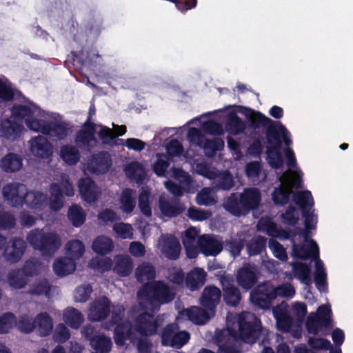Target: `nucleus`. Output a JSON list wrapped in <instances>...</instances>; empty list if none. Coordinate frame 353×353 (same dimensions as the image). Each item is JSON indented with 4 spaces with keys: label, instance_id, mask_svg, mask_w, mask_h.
I'll return each instance as SVG.
<instances>
[{
    "label": "nucleus",
    "instance_id": "obj_32",
    "mask_svg": "<svg viewBox=\"0 0 353 353\" xmlns=\"http://www.w3.org/2000/svg\"><path fill=\"white\" fill-rule=\"evenodd\" d=\"M59 155L61 159L69 165H76L81 157L77 147L72 145H63L60 148Z\"/></svg>",
    "mask_w": 353,
    "mask_h": 353
},
{
    "label": "nucleus",
    "instance_id": "obj_21",
    "mask_svg": "<svg viewBox=\"0 0 353 353\" xmlns=\"http://www.w3.org/2000/svg\"><path fill=\"white\" fill-rule=\"evenodd\" d=\"M78 188L81 198L87 203H94L97 200V187L90 177L81 178L78 181Z\"/></svg>",
    "mask_w": 353,
    "mask_h": 353
},
{
    "label": "nucleus",
    "instance_id": "obj_12",
    "mask_svg": "<svg viewBox=\"0 0 353 353\" xmlns=\"http://www.w3.org/2000/svg\"><path fill=\"white\" fill-rule=\"evenodd\" d=\"M111 303L106 296H101L90 303L88 318L91 321L99 322L105 319L110 313Z\"/></svg>",
    "mask_w": 353,
    "mask_h": 353
},
{
    "label": "nucleus",
    "instance_id": "obj_45",
    "mask_svg": "<svg viewBox=\"0 0 353 353\" xmlns=\"http://www.w3.org/2000/svg\"><path fill=\"white\" fill-rule=\"evenodd\" d=\"M305 327L309 334L317 335L322 327L330 328L331 326L323 322L316 313H311L307 318Z\"/></svg>",
    "mask_w": 353,
    "mask_h": 353
},
{
    "label": "nucleus",
    "instance_id": "obj_30",
    "mask_svg": "<svg viewBox=\"0 0 353 353\" xmlns=\"http://www.w3.org/2000/svg\"><path fill=\"white\" fill-rule=\"evenodd\" d=\"M133 269L132 259L128 255H117L114 272L121 276H129Z\"/></svg>",
    "mask_w": 353,
    "mask_h": 353
},
{
    "label": "nucleus",
    "instance_id": "obj_62",
    "mask_svg": "<svg viewBox=\"0 0 353 353\" xmlns=\"http://www.w3.org/2000/svg\"><path fill=\"white\" fill-rule=\"evenodd\" d=\"M293 318L297 323H302L307 314V305L302 302H295L292 305Z\"/></svg>",
    "mask_w": 353,
    "mask_h": 353
},
{
    "label": "nucleus",
    "instance_id": "obj_11",
    "mask_svg": "<svg viewBox=\"0 0 353 353\" xmlns=\"http://www.w3.org/2000/svg\"><path fill=\"white\" fill-rule=\"evenodd\" d=\"M269 138L266 139V141L269 145L267 147V160L272 168L279 169L283 166V159L280 152L281 148V140L280 139L279 133L274 135H269Z\"/></svg>",
    "mask_w": 353,
    "mask_h": 353
},
{
    "label": "nucleus",
    "instance_id": "obj_28",
    "mask_svg": "<svg viewBox=\"0 0 353 353\" xmlns=\"http://www.w3.org/2000/svg\"><path fill=\"white\" fill-rule=\"evenodd\" d=\"M206 273L201 268H194L187 274L185 284L192 291L199 289L204 285Z\"/></svg>",
    "mask_w": 353,
    "mask_h": 353
},
{
    "label": "nucleus",
    "instance_id": "obj_42",
    "mask_svg": "<svg viewBox=\"0 0 353 353\" xmlns=\"http://www.w3.org/2000/svg\"><path fill=\"white\" fill-rule=\"evenodd\" d=\"M25 275L23 270H12L8 274L7 282L14 289L23 288L28 283Z\"/></svg>",
    "mask_w": 353,
    "mask_h": 353
},
{
    "label": "nucleus",
    "instance_id": "obj_47",
    "mask_svg": "<svg viewBox=\"0 0 353 353\" xmlns=\"http://www.w3.org/2000/svg\"><path fill=\"white\" fill-rule=\"evenodd\" d=\"M84 252L85 246L83 242L79 240H70L66 244V253L68 257L74 259V261L80 259Z\"/></svg>",
    "mask_w": 353,
    "mask_h": 353
},
{
    "label": "nucleus",
    "instance_id": "obj_38",
    "mask_svg": "<svg viewBox=\"0 0 353 353\" xmlns=\"http://www.w3.org/2000/svg\"><path fill=\"white\" fill-rule=\"evenodd\" d=\"M135 276L137 281L143 283L145 281L154 280L156 276V271L152 264L143 262L137 266Z\"/></svg>",
    "mask_w": 353,
    "mask_h": 353
},
{
    "label": "nucleus",
    "instance_id": "obj_20",
    "mask_svg": "<svg viewBox=\"0 0 353 353\" xmlns=\"http://www.w3.org/2000/svg\"><path fill=\"white\" fill-rule=\"evenodd\" d=\"M95 127L96 125L94 123H90V119L85 121L82 125V128L78 130L76 134V142L90 150L93 148L90 143L92 141L94 143L97 142L95 137Z\"/></svg>",
    "mask_w": 353,
    "mask_h": 353
},
{
    "label": "nucleus",
    "instance_id": "obj_2",
    "mask_svg": "<svg viewBox=\"0 0 353 353\" xmlns=\"http://www.w3.org/2000/svg\"><path fill=\"white\" fill-rule=\"evenodd\" d=\"M238 331L236 332V343L238 340L247 344L255 343L262 334V323L261 319L254 313L242 312L238 319ZM237 347V345H236Z\"/></svg>",
    "mask_w": 353,
    "mask_h": 353
},
{
    "label": "nucleus",
    "instance_id": "obj_14",
    "mask_svg": "<svg viewBox=\"0 0 353 353\" xmlns=\"http://www.w3.org/2000/svg\"><path fill=\"white\" fill-rule=\"evenodd\" d=\"M220 282L225 304L234 307L238 305L241 300V293L239 288L235 286L233 284V281L226 276H221Z\"/></svg>",
    "mask_w": 353,
    "mask_h": 353
},
{
    "label": "nucleus",
    "instance_id": "obj_15",
    "mask_svg": "<svg viewBox=\"0 0 353 353\" xmlns=\"http://www.w3.org/2000/svg\"><path fill=\"white\" fill-rule=\"evenodd\" d=\"M292 256L295 259L305 261L309 259L319 260V248L318 244L313 239L310 240V243L307 245L302 243L298 244L295 241H293Z\"/></svg>",
    "mask_w": 353,
    "mask_h": 353
},
{
    "label": "nucleus",
    "instance_id": "obj_3",
    "mask_svg": "<svg viewBox=\"0 0 353 353\" xmlns=\"http://www.w3.org/2000/svg\"><path fill=\"white\" fill-rule=\"evenodd\" d=\"M153 310H159L163 304L174 299L175 293L162 281H154L143 285L139 292Z\"/></svg>",
    "mask_w": 353,
    "mask_h": 353
},
{
    "label": "nucleus",
    "instance_id": "obj_22",
    "mask_svg": "<svg viewBox=\"0 0 353 353\" xmlns=\"http://www.w3.org/2000/svg\"><path fill=\"white\" fill-rule=\"evenodd\" d=\"M239 195L242 200V205L245 208L248 214L259 207L261 201V194L256 188H245L243 192L239 193Z\"/></svg>",
    "mask_w": 353,
    "mask_h": 353
},
{
    "label": "nucleus",
    "instance_id": "obj_27",
    "mask_svg": "<svg viewBox=\"0 0 353 353\" xmlns=\"http://www.w3.org/2000/svg\"><path fill=\"white\" fill-rule=\"evenodd\" d=\"M76 269L75 261L68 256L57 259L53 263V270L59 276H64L72 273Z\"/></svg>",
    "mask_w": 353,
    "mask_h": 353
},
{
    "label": "nucleus",
    "instance_id": "obj_36",
    "mask_svg": "<svg viewBox=\"0 0 353 353\" xmlns=\"http://www.w3.org/2000/svg\"><path fill=\"white\" fill-rule=\"evenodd\" d=\"M134 191L130 188L124 189L120 196V208L125 214L132 213L136 206V198L134 196Z\"/></svg>",
    "mask_w": 353,
    "mask_h": 353
},
{
    "label": "nucleus",
    "instance_id": "obj_41",
    "mask_svg": "<svg viewBox=\"0 0 353 353\" xmlns=\"http://www.w3.org/2000/svg\"><path fill=\"white\" fill-rule=\"evenodd\" d=\"M68 218L74 227L79 228L85 223L86 214L80 205L72 204L68 209Z\"/></svg>",
    "mask_w": 353,
    "mask_h": 353
},
{
    "label": "nucleus",
    "instance_id": "obj_63",
    "mask_svg": "<svg viewBox=\"0 0 353 353\" xmlns=\"http://www.w3.org/2000/svg\"><path fill=\"white\" fill-rule=\"evenodd\" d=\"M92 292V288L90 285L79 286L74 292V300L77 302L85 303L90 299Z\"/></svg>",
    "mask_w": 353,
    "mask_h": 353
},
{
    "label": "nucleus",
    "instance_id": "obj_16",
    "mask_svg": "<svg viewBox=\"0 0 353 353\" xmlns=\"http://www.w3.org/2000/svg\"><path fill=\"white\" fill-rule=\"evenodd\" d=\"M112 165V159L108 152L101 151L93 155L88 161L90 171L96 174L106 173Z\"/></svg>",
    "mask_w": 353,
    "mask_h": 353
},
{
    "label": "nucleus",
    "instance_id": "obj_8",
    "mask_svg": "<svg viewBox=\"0 0 353 353\" xmlns=\"http://www.w3.org/2000/svg\"><path fill=\"white\" fill-rule=\"evenodd\" d=\"M2 193L8 204L12 207H20L23 205L27 187L23 183L12 182L3 186Z\"/></svg>",
    "mask_w": 353,
    "mask_h": 353
},
{
    "label": "nucleus",
    "instance_id": "obj_59",
    "mask_svg": "<svg viewBox=\"0 0 353 353\" xmlns=\"http://www.w3.org/2000/svg\"><path fill=\"white\" fill-rule=\"evenodd\" d=\"M17 325L15 316L10 312L0 316V334L8 333L14 325Z\"/></svg>",
    "mask_w": 353,
    "mask_h": 353
},
{
    "label": "nucleus",
    "instance_id": "obj_26",
    "mask_svg": "<svg viewBox=\"0 0 353 353\" xmlns=\"http://www.w3.org/2000/svg\"><path fill=\"white\" fill-rule=\"evenodd\" d=\"M69 126L65 121H46V136L50 135L57 140L65 139L69 133Z\"/></svg>",
    "mask_w": 353,
    "mask_h": 353
},
{
    "label": "nucleus",
    "instance_id": "obj_61",
    "mask_svg": "<svg viewBox=\"0 0 353 353\" xmlns=\"http://www.w3.org/2000/svg\"><path fill=\"white\" fill-rule=\"evenodd\" d=\"M138 205L139 208L141 212V213L148 218L152 216V210L150 205L149 201V193L145 191H142L138 199Z\"/></svg>",
    "mask_w": 353,
    "mask_h": 353
},
{
    "label": "nucleus",
    "instance_id": "obj_43",
    "mask_svg": "<svg viewBox=\"0 0 353 353\" xmlns=\"http://www.w3.org/2000/svg\"><path fill=\"white\" fill-rule=\"evenodd\" d=\"M244 121L236 113H230L228 116L226 128L232 134L238 135L245 130Z\"/></svg>",
    "mask_w": 353,
    "mask_h": 353
},
{
    "label": "nucleus",
    "instance_id": "obj_31",
    "mask_svg": "<svg viewBox=\"0 0 353 353\" xmlns=\"http://www.w3.org/2000/svg\"><path fill=\"white\" fill-rule=\"evenodd\" d=\"M91 347L94 350L92 353H109L112 343L111 339L105 335H95L89 339Z\"/></svg>",
    "mask_w": 353,
    "mask_h": 353
},
{
    "label": "nucleus",
    "instance_id": "obj_29",
    "mask_svg": "<svg viewBox=\"0 0 353 353\" xmlns=\"http://www.w3.org/2000/svg\"><path fill=\"white\" fill-rule=\"evenodd\" d=\"M23 165L22 158L17 154L9 153L0 161V168L6 172H14Z\"/></svg>",
    "mask_w": 353,
    "mask_h": 353
},
{
    "label": "nucleus",
    "instance_id": "obj_5",
    "mask_svg": "<svg viewBox=\"0 0 353 353\" xmlns=\"http://www.w3.org/2000/svg\"><path fill=\"white\" fill-rule=\"evenodd\" d=\"M123 309L119 312L113 311L111 322L114 325L113 338L114 342L118 346H123L125 341L128 339H132L134 336L133 323L128 320L123 321Z\"/></svg>",
    "mask_w": 353,
    "mask_h": 353
},
{
    "label": "nucleus",
    "instance_id": "obj_53",
    "mask_svg": "<svg viewBox=\"0 0 353 353\" xmlns=\"http://www.w3.org/2000/svg\"><path fill=\"white\" fill-rule=\"evenodd\" d=\"M157 159L152 165L153 172L158 176H165L170 164V158L164 154H157Z\"/></svg>",
    "mask_w": 353,
    "mask_h": 353
},
{
    "label": "nucleus",
    "instance_id": "obj_56",
    "mask_svg": "<svg viewBox=\"0 0 353 353\" xmlns=\"http://www.w3.org/2000/svg\"><path fill=\"white\" fill-rule=\"evenodd\" d=\"M44 201L43 195L41 192L35 191H28L24 197L23 204H26L30 208H39Z\"/></svg>",
    "mask_w": 353,
    "mask_h": 353
},
{
    "label": "nucleus",
    "instance_id": "obj_35",
    "mask_svg": "<svg viewBox=\"0 0 353 353\" xmlns=\"http://www.w3.org/2000/svg\"><path fill=\"white\" fill-rule=\"evenodd\" d=\"M294 276L307 285L312 283L310 266L305 263L294 262L292 264Z\"/></svg>",
    "mask_w": 353,
    "mask_h": 353
},
{
    "label": "nucleus",
    "instance_id": "obj_33",
    "mask_svg": "<svg viewBox=\"0 0 353 353\" xmlns=\"http://www.w3.org/2000/svg\"><path fill=\"white\" fill-rule=\"evenodd\" d=\"M114 244L112 240L105 236H98L92 244V250L99 255H105L112 251Z\"/></svg>",
    "mask_w": 353,
    "mask_h": 353
},
{
    "label": "nucleus",
    "instance_id": "obj_9",
    "mask_svg": "<svg viewBox=\"0 0 353 353\" xmlns=\"http://www.w3.org/2000/svg\"><path fill=\"white\" fill-rule=\"evenodd\" d=\"M273 286L263 283L259 285L250 294L252 302L261 309L268 310L275 299Z\"/></svg>",
    "mask_w": 353,
    "mask_h": 353
},
{
    "label": "nucleus",
    "instance_id": "obj_55",
    "mask_svg": "<svg viewBox=\"0 0 353 353\" xmlns=\"http://www.w3.org/2000/svg\"><path fill=\"white\" fill-rule=\"evenodd\" d=\"M126 174L132 178H134L137 183H142L145 179V174L143 165L137 162L134 161L129 163L125 169Z\"/></svg>",
    "mask_w": 353,
    "mask_h": 353
},
{
    "label": "nucleus",
    "instance_id": "obj_37",
    "mask_svg": "<svg viewBox=\"0 0 353 353\" xmlns=\"http://www.w3.org/2000/svg\"><path fill=\"white\" fill-rule=\"evenodd\" d=\"M63 319L73 329H78L83 322L81 312L72 307H68L64 310Z\"/></svg>",
    "mask_w": 353,
    "mask_h": 353
},
{
    "label": "nucleus",
    "instance_id": "obj_4",
    "mask_svg": "<svg viewBox=\"0 0 353 353\" xmlns=\"http://www.w3.org/2000/svg\"><path fill=\"white\" fill-rule=\"evenodd\" d=\"M236 107L242 110L241 112L245 115L247 121L252 129L257 130L261 127L265 129V139L269 138V135L271 134L275 135L279 133L276 128L278 121H273L261 112L250 108L241 105H236Z\"/></svg>",
    "mask_w": 353,
    "mask_h": 353
},
{
    "label": "nucleus",
    "instance_id": "obj_39",
    "mask_svg": "<svg viewBox=\"0 0 353 353\" xmlns=\"http://www.w3.org/2000/svg\"><path fill=\"white\" fill-rule=\"evenodd\" d=\"M204 153L209 158L214 157L218 151L224 148V141L221 138L216 137L212 139H206L201 144Z\"/></svg>",
    "mask_w": 353,
    "mask_h": 353
},
{
    "label": "nucleus",
    "instance_id": "obj_60",
    "mask_svg": "<svg viewBox=\"0 0 353 353\" xmlns=\"http://www.w3.org/2000/svg\"><path fill=\"white\" fill-rule=\"evenodd\" d=\"M70 337L69 329L63 323H59L53 332V339L54 341L60 343H65Z\"/></svg>",
    "mask_w": 353,
    "mask_h": 353
},
{
    "label": "nucleus",
    "instance_id": "obj_1",
    "mask_svg": "<svg viewBox=\"0 0 353 353\" xmlns=\"http://www.w3.org/2000/svg\"><path fill=\"white\" fill-rule=\"evenodd\" d=\"M11 112L14 119L23 121L30 130L44 134L42 110L34 103L26 101L23 104L14 105Z\"/></svg>",
    "mask_w": 353,
    "mask_h": 353
},
{
    "label": "nucleus",
    "instance_id": "obj_49",
    "mask_svg": "<svg viewBox=\"0 0 353 353\" xmlns=\"http://www.w3.org/2000/svg\"><path fill=\"white\" fill-rule=\"evenodd\" d=\"M27 241L35 250L41 252L44 249V232L43 230H33L27 236Z\"/></svg>",
    "mask_w": 353,
    "mask_h": 353
},
{
    "label": "nucleus",
    "instance_id": "obj_23",
    "mask_svg": "<svg viewBox=\"0 0 353 353\" xmlns=\"http://www.w3.org/2000/svg\"><path fill=\"white\" fill-rule=\"evenodd\" d=\"M239 193L234 192L223 200V207L225 211L236 217L245 216L248 213L242 205Z\"/></svg>",
    "mask_w": 353,
    "mask_h": 353
},
{
    "label": "nucleus",
    "instance_id": "obj_40",
    "mask_svg": "<svg viewBox=\"0 0 353 353\" xmlns=\"http://www.w3.org/2000/svg\"><path fill=\"white\" fill-rule=\"evenodd\" d=\"M187 316L188 319L196 324L201 325L208 321L211 313L208 310L199 307H192L187 310Z\"/></svg>",
    "mask_w": 353,
    "mask_h": 353
},
{
    "label": "nucleus",
    "instance_id": "obj_46",
    "mask_svg": "<svg viewBox=\"0 0 353 353\" xmlns=\"http://www.w3.org/2000/svg\"><path fill=\"white\" fill-rule=\"evenodd\" d=\"M267 239L263 236L253 238L248 244L247 250L250 256L260 254L265 250Z\"/></svg>",
    "mask_w": 353,
    "mask_h": 353
},
{
    "label": "nucleus",
    "instance_id": "obj_24",
    "mask_svg": "<svg viewBox=\"0 0 353 353\" xmlns=\"http://www.w3.org/2000/svg\"><path fill=\"white\" fill-rule=\"evenodd\" d=\"M159 207L162 214L167 217H176L185 210L184 205L176 199H165L160 198Z\"/></svg>",
    "mask_w": 353,
    "mask_h": 353
},
{
    "label": "nucleus",
    "instance_id": "obj_17",
    "mask_svg": "<svg viewBox=\"0 0 353 353\" xmlns=\"http://www.w3.org/2000/svg\"><path fill=\"white\" fill-rule=\"evenodd\" d=\"M197 246L206 256H216L223 250V243L214 236L203 234L198 238Z\"/></svg>",
    "mask_w": 353,
    "mask_h": 353
},
{
    "label": "nucleus",
    "instance_id": "obj_13",
    "mask_svg": "<svg viewBox=\"0 0 353 353\" xmlns=\"http://www.w3.org/2000/svg\"><path fill=\"white\" fill-rule=\"evenodd\" d=\"M221 290L214 285L205 287L200 299L203 307L208 310L212 315H214L216 308L221 297Z\"/></svg>",
    "mask_w": 353,
    "mask_h": 353
},
{
    "label": "nucleus",
    "instance_id": "obj_58",
    "mask_svg": "<svg viewBox=\"0 0 353 353\" xmlns=\"http://www.w3.org/2000/svg\"><path fill=\"white\" fill-rule=\"evenodd\" d=\"M245 245V239L236 238L232 239L225 242V248L228 250L230 254L236 257L241 254L242 250Z\"/></svg>",
    "mask_w": 353,
    "mask_h": 353
},
{
    "label": "nucleus",
    "instance_id": "obj_44",
    "mask_svg": "<svg viewBox=\"0 0 353 353\" xmlns=\"http://www.w3.org/2000/svg\"><path fill=\"white\" fill-rule=\"evenodd\" d=\"M198 233L194 228H189L186 230L182 241L184 247L187 250V255L189 258H194L196 252L194 251V244L197 238Z\"/></svg>",
    "mask_w": 353,
    "mask_h": 353
},
{
    "label": "nucleus",
    "instance_id": "obj_19",
    "mask_svg": "<svg viewBox=\"0 0 353 353\" xmlns=\"http://www.w3.org/2000/svg\"><path fill=\"white\" fill-rule=\"evenodd\" d=\"M272 312L277 330L283 333L290 332L294 319L288 312L287 305L281 304L273 307Z\"/></svg>",
    "mask_w": 353,
    "mask_h": 353
},
{
    "label": "nucleus",
    "instance_id": "obj_57",
    "mask_svg": "<svg viewBox=\"0 0 353 353\" xmlns=\"http://www.w3.org/2000/svg\"><path fill=\"white\" fill-rule=\"evenodd\" d=\"M97 219L100 225H108L109 223L119 221L120 217L113 210L105 208L99 212Z\"/></svg>",
    "mask_w": 353,
    "mask_h": 353
},
{
    "label": "nucleus",
    "instance_id": "obj_34",
    "mask_svg": "<svg viewBox=\"0 0 353 353\" xmlns=\"http://www.w3.org/2000/svg\"><path fill=\"white\" fill-rule=\"evenodd\" d=\"M44 323V314L43 313H40L32 322L31 319L26 315H23L20 316L18 323H17V327L19 330H20L23 332H32L37 325L39 326L41 328Z\"/></svg>",
    "mask_w": 353,
    "mask_h": 353
},
{
    "label": "nucleus",
    "instance_id": "obj_54",
    "mask_svg": "<svg viewBox=\"0 0 353 353\" xmlns=\"http://www.w3.org/2000/svg\"><path fill=\"white\" fill-rule=\"evenodd\" d=\"M291 190L286 187L276 188L272 192V200L276 205H284L287 204L290 198Z\"/></svg>",
    "mask_w": 353,
    "mask_h": 353
},
{
    "label": "nucleus",
    "instance_id": "obj_7",
    "mask_svg": "<svg viewBox=\"0 0 353 353\" xmlns=\"http://www.w3.org/2000/svg\"><path fill=\"white\" fill-rule=\"evenodd\" d=\"M293 201L300 208L302 214L305 217L304 225L307 230L315 228L312 224L313 215L310 210L314 205L312 193L309 190L297 192L292 196Z\"/></svg>",
    "mask_w": 353,
    "mask_h": 353
},
{
    "label": "nucleus",
    "instance_id": "obj_18",
    "mask_svg": "<svg viewBox=\"0 0 353 353\" xmlns=\"http://www.w3.org/2000/svg\"><path fill=\"white\" fill-rule=\"evenodd\" d=\"M26 249V241L21 238L11 239L3 251V256L10 263H17Z\"/></svg>",
    "mask_w": 353,
    "mask_h": 353
},
{
    "label": "nucleus",
    "instance_id": "obj_48",
    "mask_svg": "<svg viewBox=\"0 0 353 353\" xmlns=\"http://www.w3.org/2000/svg\"><path fill=\"white\" fill-rule=\"evenodd\" d=\"M181 245L176 239H169L163 245V252L165 256L171 259L176 260L179 258L181 252Z\"/></svg>",
    "mask_w": 353,
    "mask_h": 353
},
{
    "label": "nucleus",
    "instance_id": "obj_10",
    "mask_svg": "<svg viewBox=\"0 0 353 353\" xmlns=\"http://www.w3.org/2000/svg\"><path fill=\"white\" fill-rule=\"evenodd\" d=\"M238 285L245 290L252 289L258 281V271L256 265L250 263H243L235 275Z\"/></svg>",
    "mask_w": 353,
    "mask_h": 353
},
{
    "label": "nucleus",
    "instance_id": "obj_25",
    "mask_svg": "<svg viewBox=\"0 0 353 353\" xmlns=\"http://www.w3.org/2000/svg\"><path fill=\"white\" fill-rule=\"evenodd\" d=\"M23 127L12 122L10 119H0V136L9 140H15L22 132Z\"/></svg>",
    "mask_w": 353,
    "mask_h": 353
},
{
    "label": "nucleus",
    "instance_id": "obj_6",
    "mask_svg": "<svg viewBox=\"0 0 353 353\" xmlns=\"http://www.w3.org/2000/svg\"><path fill=\"white\" fill-rule=\"evenodd\" d=\"M159 327L157 318L147 312L140 313L133 321L134 331L141 337L155 335Z\"/></svg>",
    "mask_w": 353,
    "mask_h": 353
},
{
    "label": "nucleus",
    "instance_id": "obj_52",
    "mask_svg": "<svg viewBox=\"0 0 353 353\" xmlns=\"http://www.w3.org/2000/svg\"><path fill=\"white\" fill-rule=\"evenodd\" d=\"M216 178V187L219 190H229L234 185L233 176L228 170L219 173Z\"/></svg>",
    "mask_w": 353,
    "mask_h": 353
},
{
    "label": "nucleus",
    "instance_id": "obj_50",
    "mask_svg": "<svg viewBox=\"0 0 353 353\" xmlns=\"http://www.w3.org/2000/svg\"><path fill=\"white\" fill-rule=\"evenodd\" d=\"M29 148L31 154L37 158L44 157V137L42 134L32 137L29 141Z\"/></svg>",
    "mask_w": 353,
    "mask_h": 353
},
{
    "label": "nucleus",
    "instance_id": "obj_51",
    "mask_svg": "<svg viewBox=\"0 0 353 353\" xmlns=\"http://www.w3.org/2000/svg\"><path fill=\"white\" fill-rule=\"evenodd\" d=\"M61 245L59 236L54 233H46V256H52Z\"/></svg>",
    "mask_w": 353,
    "mask_h": 353
},
{
    "label": "nucleus",
    "instance_id": "obj_64",
    "mask_svg": "<svg viewBox=\"0 0 353 353\" xmlns=\"http://www.w3.org/2000/svg\"><path fill=\"white\" fill-rule=\"evenodd\" d=\"M269 247L272 250L274 257L281 261H286L288 259L284 247L277 241L271 239L269 241Z\"/></svg>",
    "mask_w": 353,
    "mask_h": 353
}]
</instances>
